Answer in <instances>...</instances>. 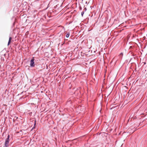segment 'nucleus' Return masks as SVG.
<instances>
[{
  "instance_id": "39448f33",
  "label": "nucleus",
  "mask_w": 147,
  "mask_h": 147,
  "mask_svg": "<svg viewBox=\"0 0 147 147\" xmlns=\"http://www.w3.org/2000/svg\"><path fill=\"white\" fill-rule=\"evenodd\" d=\"M69 36V33L67 34L66 35V37L67 38H68Z\"/></svg>"
},
{
  "instance_id": "0eeeda50",
  "label": "nucleus",
  "mask_w": 147,
  "mask_h": 147,
  "mask_svg": "<svg viewBox=\"0 0 147 147\" xmlns=\"http://www.w3.org/2000/svg\"><path fill=\"white\" fill-rule=\"evenodd\" d=\"M5 141H9V139L6 138V139L5 140Z\"/></svg>"
},
{
  "instance_id": "7ed1b4c3",
  "label": "nucleus",
  "mask_w": 147,
  "mask_h": 147,
  "mask_svg": "<svg viewBox=\"0 0 147 147\" xmlns=\"http://www.w3.org/2000/svg\"><path fill=\"white\" fill-rule=\"evenodd\" d=\"M11 40H12V38L11 37H10L9 38V41H8V44H7L8 45H9L10 44Z\"/></svg>"
},
{
  "instance_id": "423d86ee",
  "label": "nucleus",
  "mask_w": 147,
  "mask_h": 147,
  "mask_svg": "<svg viewBox=\"0 0 147 147\" xmlns=\"http://www.w3.org/2000/svg\"><path fill=\"white\" fill-rule=\"evenodd\" d=\"M120 56H121V58H122V57L123 56V53H121L120 54Z\"/></svg>"
},
{
  "instance_id": "f03ea898",
  "label": "nucleus",
  "mask_w": 147,
  "mask_h": 147,
  "mask_svg": "<svg viewBox=\"0 0 147 147\" xmlns=\"http://www.w3.org/2000/svg\"><path fill=\"white\" fill-rule=\"evenodd\" d=\"M9 141H5L4 147H8L9 146Z\"/></svg>"
},
{
  "instance_id": "9d476101",
  "label": "nucleus",
  "mask_w": 147,
  "mask_h": 147,
  "mask_svg": "<svg viewBox=\"0 0 147 147\" xmlns=\"http://www.w3.org/2000/svg\"><path fill=\"white\" fill-rule=\"evenodd\" d=\"M34 127H33V128H32V130L33 129H34Z\"/></svg>"
},
{
  "instance_id": "f257e3e1",
  "label": "nucleus",
  "mask_w": 147,
  "mask_h": 147,
  "mask_svg": "<svg viewBox=\"0 0 147 147\" xmlns=\"http://www.w3.org/2000/svg\"><path fill=\"white\" fill-rule=\"evenodd\" d=\"M34 59L33 58L30 61V65L31 67H33L34 66Z\"/></svg>"
},
{
  "instance_id": "6e6552de",
  "label": "nucleus",
  "mask_w": 147,
  "mask_h": 147,
  "mask_svg": "<svg viewBox=\"0 0 147 147\" xmlns=\"http://www.w3.org/2000/svg\"><path fill=\"white\" fill-rule=\"evenodd\" d=\"M7 138V139H9V134H8V135Z\"/></svg>"
},
{
  "instance_id": "20e7f679",
  "label": "nucleus",
  "mask_w": 147,
  "mask_h": 147,
  "mask_svg": "<svg viewBox=\"0 0 147 147\" xmlns=\"http://www.w3.org/2000/svg\"><path fill=\"white\" fill-rule=\"evenodd\" d=\"M84 11H83L81 12V15H82V16H83V14L84 13V12L86 10V8H84Z\"/></svg>"
},
{
  "instance_id": "1a4fd4ad",
  "label": "nucleus",
  "mask_w": 147,
  "mask_h": 147,
  "mask_svg": "<svg viewBox=\"0 0 147 147\" xmlns=\"http://www.w3.org/2000/svg\"><path fill=\"white\" fill-rule=\"evenodd\" d=\"M35 123L34 124V126H35L36 125V121H35Z\"/></svg>"
}]
</instances>
